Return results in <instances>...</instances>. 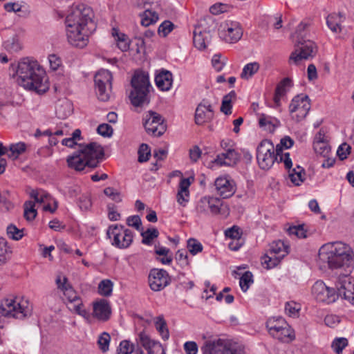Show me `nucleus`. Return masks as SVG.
Instances as JSON below:
<instances>
[{"mask_svg": "<svg viewBox=\"0 0 354 354\" xmlns=\"http://www.w3.org/2000/svg\"><path fill=\"white\" fill-rule=\"evenodd\" d=\"M143 125L147 133L155 137L161 136L167 129L162 116L153 111L146 113L143 118Z\"/></svg>", "mask_w": 354, "mask_h": 354, "instance_id": "obj_12", "label": "nucleus"}, {"mask_svg": "<svg viewBox=\"0 0 354 354\" xmlns=\"http://www.w3.org/2000/svg\"><path fill=\"white\" fill-rule=\"evenodd\" d=\"M243 35V31L238 22H226L224 27V32L221 33V37L228 43L238 41Z\"/></svg>", "mask_w": 354, "mask_h": 354, "instance_id": "obj_20", "label": "nucleus"}, {"mask_svg": "<svg viewBox=\"0 0 354 354\" xmlns=\"http://www.w3.org/2000/svg\"><path fill=\"white\" fill-rule=\"evenodd\" d=\"M113 76L111 73L105 69L99 71L95 75L94 82L95 85H106L109 84V89L112 86Z\"/></svg>", "mask_w": 354, "mask_h": 354, "instance_id": "obj_27", "label": "nucleus"}, {"mask_svg": "<svg viewBox=\"0 0 354 354\" xmlns=\"http://www.w3.org/2000/svg\"><path fill=\"white\" fill-rule=\"evenodd\" d=\"M214 117L213 109H202L197 107L195 113V122L198 125H201L205 122L210 121Z\"/></svg>", "mask_w": 354, "mask_h": 354, "instance_id": "obj_28", "label": "nucleus"}, {"mask_svg": "<svg viewBox=\"0 0 354 354\" xmlns=\"http://www.w3.org/2000/svg\"><path fill=\"white\" fill-rule=\"evenodd\" d=\"M184 350L186 354H197L198 345L195 342H187L184 344Z\"/></svg>", "mask_w": 354, "mask_h": 354, "instance_id": "obj_64", "label": "nucleus"}, {"mask_svg": "<svg viewBox=\"0 0 354 354\" xmlns=\"http://www.w3.org/2000/svg\"><path fill=\"white\" fill-rule=\"evenodd\" d=\"M148 281L153 291H160L171 282L169 273L164 269L153 268L150 270Z\"/></svg>", "mask_w": 354, "mask_h": 354, "instance_id": "obj_17", "label": "nucleus"}, {"mask_svg": "<svg viewBox=\"0 0 354 354\" xmlns=\"http://www.w3.org/2000/svg\"><path fill=\"white\" fill-rule=\"evenodd\" d=\"M346 273L339 277L336 283L337 295L354 304V280Z\"/></svg>", "mask_w": 354, "mask_h": 354, "instance_id": "obj_18", "label": "nucleus"}, {"mask_svg": "<svg viewBox=\"0 0 354 354\" xmlns=\"http://www.w3.org/2000/svg\"><path fill=\"white\" fill-rule=\"evenodd\" d=\"M111 340V337L108 333L104 332L99 337L97 344L100 350L102 352H106L109 350V343Z\"/></svg>", "mask_w": 354, "mask_h": 354, "instance_id": "obj_52", "label": "nucleus"}, {"mask_svg": "<svg viewBox=\"0 0 354 354\" xmlns=\"http://www.w3.org/2000/svg\"><path fill=\"white\" fill-rule=\"evenodd\" d=\"M259 69V64L257 62H251L247 64L243 68L241 73V77L244 80H248L252 77Z\"/></svg>", "mask_w": 354, "mask_h": 354, "instance_id": "obj_33", "label": "nucleus"}, {"mask_svg": "<svg viewBox=\"0 0 354 354\" xmlns=\"http://www.w3.org/2000/svg\"><path fill=\"white\" fill-rule=\"evenodd\" d=\"M141 17V24L145 27H147L149 25L154 24L157 21L158 19V15L154 12H152L149 10L145 11Z\"/></svg>", "mask_w": 354, "mask_h": 354, "instance_id": "obj_38", "label": "nucleus"}, {"mask_svg": "<svg viewBox=\"0 0 354 354\" xmlns=\"http://www.w3.org/2000/svg\"><path fill=\"white\" fill-rule=\"evenodd\" d=\"M312 293L319 302L331 304L338 299L335 289L327 286L322 281H317L314 283Z\"/></svg>", "mask_w": 354, "mask_h": 354, "instance_id": "obj_16", "label": "nucleus"}, {"mask_svg": "<svg viewBox=\"0 0 354 354\" xmlns=\"http://www.w3.org/2000/svg\"><path fill=\"white\" fill-rule=\"evenodd\" d=\"M127 224L139 230L142 225L141 218L138 215L129 216L127 219Z\"/></svg>", "mask_w": 354, "mask_h": 354, "instance_id": "obj_61", "label": "nucleus"}, {"mask_svg": "<svg viewBox=\"0 0 354 354\" xmlns=\"http://www.w3.org/2000/svg\"><path fill=\"white\" fill-rule=\"evenodd\" d=\"M202 155V151L198 146L195 145L189 149V158L194 162H196Z\"/></svg>", "mask_w": 354, "mask_h": 354, "instance_id": "obj_62", "label": "nucleus"}, {"mask_svg": "<svg viewBox=\"0 0 354 354\" xmlns=\"http://www.w3.org/2000/svg\"><path fill=\"white\" fill-rule=\"evenodd\" d=\"M306 174L305 170L301 167L297 165L295 168L290 170L288 172L289 178L291 182L299 186L305 180L304 176Z\"/></svg>", "mask_w": 354, "mask_h": 354, "instance_id": "obj_30", "label": "nucleus"}, {"mask_svg": "<svg viewBox=\"0 0 354 354\" xmlns=\"http://www.w3.org/2000/svg\"><path fill=\"white\" fill-rule=\"evenodd\" d=\"M284 326L282 322H279L278 318L270 319L266 322V327L269 331V333L272 335H277V331L280 328Z\"/></svg>", "mask_w": 354, "mask_h": 354, "instance_id": "obj_45", "label": "nucleus"}, {"mask_svg": "<svg viewBox=\"0 0 354 354\" xmlns=\"http://www.w3.org/2000/svg\"><path fill=\"white\" fill-rule=\"evenodd\" d=\"M4 48L9 53H17L21 49V44L17 37L8 39L3 43Z\"/></svg>", "mask_w": 354, "mask_h": 354, "instance_id": "obj_40", "label": "nucleus"}, {"mask_svg": "<svg viewBox=\"0 0 354 354\" xmlns=\"http://www.w3.org/2000/svg\"><path fill=\"white\" fill-rule=\"evenodd\" d=\"M138 162H147L151 156V150L148 145L142 143L138 149Z\"/></svg>", "mask_w": 354, "mask_h": 354, "instance_id": "obj_50", "label": "nucleus"}, {"mask_svg": "<svg viewBox=\"0 0 354 354\" xmlns=\"http://www.w3.org/2000/svg\"><path fill=\"white\" fill-rule=\"evenodd\" d=\"M342 15L340 14L333 13L328 16L326 24L328 27L334 32H339L342 28L340 23L342 21Z\"/></svg>", "mask_w": 354, "mask_h": 354, "instance_id": "obj_32", "label": "nucleus"}, {"mask_svg": "<svg viewBox=\"0 0 354 354\" xmlns=\"http://www.w3.org/2000/svg\"><path fill=\"white\" fill-rule=\"evenodd\" d=\"M216 193L223 198H229L236 192V185L234 180L226 177H218L214 182Z\"/></svg>", "mask_w": 354, "mask_h": 354, "instance_id": "obj_19", "label": "nucleus"}, {"mask_svg": "<svg viewBox=\"0 0 354 354\" xmlns=\"http://www.w3.org/2000/svg\"><path fill=\"white\" fill-rule=\"evenodd\" d=\"M259 124L261 127H264L267 125L269 126L268 129L270 131H274L276 127V125L272 123V118L269 115H267L264 113L260 114V117L259 119Z\"/></svg>", "mask_w": 354, "mask_h": 354, "instance_id": "obj_57", "label": "nucleus"}, {"mask_svg": "<svg viewBox=\"0 0 354 354\" xmlns=\"http://www.w3.org/2000/svg\"><path fill=\"white\" fill-rule=\"evenodd\" d=\"M201 351L203 354H247L243 348L221 339L205 341Z\"/></svg>", "mask_w": 354, "mask_h": 354, "instance_id": "obj_8", "label": "nucleus"}, {"mask_svg": "<svg viewBox=\"0 0 354 354\" xmlns=\"http://www.w3.org/2000/svg\"><path fill=\"white\" fill-rule=\"evenodd\" d=\"M71 104L69 102L65 101L57 109V113L59 118L67 117L71 113Z\"/></svg>", "mask_w": 354, "mask_h": 354, "instance_id": "obj_59", "label": "nucleus"}, {"mask_svg": "<svg viewBox=\"0 0 354 354\" xmlns=\"http://www.w3.org/2000/svg\"><path fill=\"white\" fill-rule=\"evenodd\" d=\"M156 327L163 340H167L169 337V333L167 326V323L162 316L157 317Z\"/></svg>", "mask_w": 354, "mask_h": 354, "instance_id": "obj_34", "label": "nucleus"}, {"mask_svg": "<svg viewBox=\"0 0 354 354\" xmlns=\"http://www.w3.org/2000/svg\"><path fill=\"white\" fill-rule=\"evenodd\" d=\"M313 148L318 154L326 157L330 151V147L326 141L314 142Z\"/></svg>", "mask_w": 354, "mask_h": 354, "instance_id": "obj_44", "label": "nucleus"}, {"mask_svg": "<svg viewBox=\"0 0 354 354\" xmlns=\"http://www.w3.org/2000/svg\"><path fill=\"white\" fill-rule=\"evenodd\" d=\"M26 145L22 142L10 145L9 150L11 151V154L9 155V157L13 159L17 158L20 154L26 151Z\"/></svg>", "mask_w": 354, "mask_h": 354, "instance_id": "obj_42", "label": "nucleus"}, {"mask_svg": "<svg viewBox=\"0 0 354 354\" xmlns=\"http://www.w3.org/2000/svg\"><path fill=\"white\" fill-rule=\"evenodd\" d=\"M104 156L103 147L97 142L80 145V148L66 158L68 167L77 171H83L86 167L94 169L98 167Z\"/></svg>", "mask_w": 354, "mask_h": 354, "instance_id": "obj_4", "label": "nucleus"}, {"mask_svg": "<svg viewBox=\"0 0 354 354\" xmlns=\"http://www.w3.org/2000/svg\"><path fill=\"white\" fill-rule=\"evenodd\" d=\"M195 28L204 32L205 35H211V33L214 32L216 28V24L212 17H207L201 19Z\"/></svg>", "mask_w": 354, "mask_h": 354, "instance_id": "obj_26", "label": "nucleus"}, {"mask_svg": "<svg viewBox=\"0 0 354 354\" xmlns=\"http://www.w3.org/2000/svg\"><path fill=\"white\" fill-rule=\"evenodd\" d=\"M174 28V24L169 21H164L158 27V32L159 35L165 37L167 36Z\"/></svg>", "mask_w": 354, "mask_h": 354, "instance_id": "obj_51", "label": "nucleus"}, {"mask_svg": "<svg viewBox=\"0 0 354 354\" xmlns=\"http://www.w3.org/2000/svg\"><path fill=\"white\" fill-rule=\"evenodd\" d=\"M113 282L109 279H104L98 285L99 293L104 297H109L112 293Z\"/></svg>", "mask_w": 354, "mask_h": 354, "instance_id": "obj_39", "label": "nucleus"}, {"mask_svg": "<svg viewBox=\"0 0 354 354\" xmlns=\"http://www.w3.org/2000/svg\"><path fill=\"white\" fill-rule=\"evenodd\" d=\"M175 259L178 264L182 268H185L189 266L188 261V254L185 250H178L176 253Z\"/></svg>", "mask_w": 354, "mask_h": 354, "instance_id": "obj_47", "label": "nucleus"}, {"mask_svg": "<svg viewBox=\"0 0 354 354\" xmlns=\"http://www.w3.org/2000/svg\"><path fill=\"white\" fill-rule=\"evenodd\" d=\"M111 314V308L109 302L105 299L93 303V317L101 321H107Z\"/></svg>", "mask_w": 354, "mask_h": 354, "instance_id": "obj_22", "label": "nucleus"}, {"mask_svg": "<svg viewBox=\"0 0 354 354\" xmlns=\"http://www.w3.org/2000/svg\"><path fill=\"white\" fill-rule=\"evenodd\" d=\"M292 86V82L290 78H283L277 85L275 88V93L278 95H285L287 93L286 88H290Z\"/></svg>", "mask_w": 354, "mask_h": 354, "instance_id": "obj_43", "label": "nucleus"}, {"mask_svg": "<svg viewBox=\"0 0 354 354\" xmlns=\"http://www.w3.org/2000/svg\"><path fill=\"white\" fill-rule=\"evenodd\" d=\"M225 235L226 237L239 241L242 235V230L239 227L234 225L225 230Z\"/></svg>", "mask_w": 354, "mask_h": 354, "instance_id": "obj_53", "label": "nucleus"}, {"mask_svg": "<svg viewBox=\"0 0 354 354\" xmlns=\"http://www.w3.org/2000/svg\"><path fill=\"white\" fill-rule=\"evenodd\" d=\"M253 275L250 271H246L240 278L239 285L243 292H246L250 285L253 283Z\"/></svg>", "mask_w": 354, "mask_h": 354, "instance_id": "obj_46", "label": "nucleus"}, {"mask_svg": "<svg viewBox=\"0 0 354 354\" xmlns=\"http://www.w3.org/2000/svg\"><path fill=\"white\" fill-rule=\"evenodd\" d=\"M7 234L12 240L19 241L23 238L24 229H19L14 224H10L7 227Z\"/></svg>", "mask_w": 354, "mask_h": 354, "instance_id": "obj_41", "label": "nucleus"}, {"mask_svg": "<svg viewBox=\"0 0 354 354\" xmlns=\"http://www.w3.org/2000/svg\"><path fill=\"white\" fill-rule=\"evenodd\" d=\"M221 205L219 198L205 196L197 203L196 211L199 216L216 215L220 213Z\"/></svg>", "mask_w": 354, "mask_h": 354, "instance_id": "obj_15", "label": "nucleus"}, {"mask_svg": "<svg viewBox=\"0 0 354 354\" xmlns=\"http://www.w3.org/2000/svg\"><path fill=\"white\" fill-rule=\"evenodd\" d=\"M16 73L18 84L24 88L38 94H43L48 90L46 72L37 61L24 58L19 62Z\"/></svg>", "mask_w": 354, "mask_h": 354, "instance_id": "obj_2", "label": "nucleus"}, {"mask_svg": "<svg viewBox=\"0 0 354 354\" xmlns=\"http://www.w3.org/2000/svg\"><path fill=\"white\" fill-rule=\"evenodd\" d=\"M221 55L216 54L213 56L212 59V65L215 70L218 72L221 71L225 65L224 61L221 60Z\"/></svg>", "mask_w": 354, "mask_h": 354, "instance_id": "obj_63", "label": "nucleus"}, {"mask_svg": "<svg viewBox=\"0 0 354 354\" xmlns=\"http://www.w3.org/2000/svg\"><path fill=\"white\" fill-rule=\"evenodd\" d=\"M10 251L7 246V241L3 238H0V266L6 263L10 259Z\"/></svg>", "mask_w": 354, "mask_h": 354, "instance_id": "obj_37", "label": "nucleus"}, {"mask_svg": "<svg viewBox=\"0 0 354 354\" xmlns=\"http://www.w3.org/2000/svg\"><path fill=\"white\" fill-rule=\"evenodd\" d=\"M193 36V42L194 46L200 49H205L206 48V43L209 42L211 39V35H205L198 29H194Z\"/></svg>", "mask_w": 354, "mask_h": 354, "instance_id": "obj_29", "label": "nucleus"}, {"mask_svg": "<svg viewBox=\"0 0 354 354\" xmlns=\"http://www.w3.org/2000/svg\"><path fill=\"white\" fill-rule=\"evenodd\" d=\"M1 313L5 317H12L22 319L30 315V310L17 303L13 299H5L1 304Z\"/></svg>", "mask_w": 354, "mask_h": 354, "instance_id": "obj_14", "label": "nucleus"}, {"mask_svg": "<svg viewBox=\"0 0 354 354\" xmlns=\"http://www.w3.org/2000/svg\"><path fill=\"white\" fill-rule=\"evenodd\" d=\"M348 345V340L344 337H338L333 340L331 347L337 354H341L342 350Z\"/></svg>", "mask_w": 354, "mask_h": 354, "instance_id": "obj_49", "label": "nucleus"}, {"mask_svg": "<svg viewBox=\"0 0 354 354\" xmlns=\"http://www.w3.org/2000/svg\"><path fill=\"white\" fill-rule=\"evenodd\" d=\"M240 158V154L235 149H227L218 154L212 162L219 166H234L238 163Z\"/></svg>", "mask_w": 354, "mask_h": 354, "instance_id": "obj_21", "label": "nucleus"}, {"mask_svg": "<svg viewBox=\"0 0 354 354\" xmlns=\"http://www.w3.org/2000/svg\"><path fill=\"white\" fill-rule=\"evenodd\" d=\"M236 96V95L234 91H232L227 95H224L221 106V112H223L224 114L227 115H230L232 113V99H235Z\"/></svg>", "mask_w": 354, "mask_h": 354, "instance_id": "obj_31", "label": "nucleus"}, {"mask_svg": "<svg viewBox=\"0 0 354 354\" xmlns=\"http://www.w3.org/2000/svg\"><path fill=\"white\" fill-rule=\"evenodd\" d=\"M318 260L327 263L330 269L344 268L346 273H351L354 267V252L349 245L342 242L328 243L320 248Z\"/></svg>", "mask_w": 354, "mask_h": 354, "instance_id": "obj_3", "label": "nucleus"}, {"mask_svg": "<svg viewBox=\"0 0 354 354\" xmlns=\"http://www.w3.org/2000/svg\"><path fill=\"white\" fill-rule=\"evenodd\" d=\"M157 87L161 91H169L172 85V73L167 70L162 69L155 77Z\"/></svg>", "mask_w": 354, "mask_h": 354, "instance_id": "obj_23", "label": "nucleus"}, {"mask_svg": "<svg viewBox=\"0 0 354 354\" xmlns=\"http://www.w3.org/2000/svg\"><path fill=\"white\" fill-rule=\"evenodd\" d=\"M106 235L112 239L111 244L120 249H125L130 246L133 241V232L121 225H110Z\"/></svg>", "mask_w": 354, "mask_h": 354, "instance_id": "obj_10", "label": "nucleus"}, {"mask_svg": "<svg viewBox=\"0 0 354 354\" xmlns=\"http://www.w3.org/2000/svg\"><path fill=\"white\" fill-rule=\"evenodd\" d=\"M93 18L92 8L85 5L79 6L66 17V36L71 45L80 48L87 45L88 35L97 28Z\"/></svg>", "mask_w": 354, "mask_h": 354, "instance_id": "obj_1", "label": "nucleus"}, {"mask_svg": "<svg viewBox=\"0 0 354 354\" xmlns=\"http://www.w3.org/2000/svg\"><path fill=\"white\" fill-rule=\"evenodd\" d=\"M104 193L106 196L111 198L113 201L116 203L122 201V197L120 193L116 191L113 187H108L104 189Z\"/></svg>", "mask_w": 354, "mask_h": 354, "instance_id": "obj_60", "label": "nucleus"}, {"mask_svg": "<svg viewBox=\"0 0 354 354\" xmlns=\"http://www.w3.org/2000/svg\"><path fill=\"white\" fill-rule=\"evenodd\" d=\"M136 342L137 344H140L142 347L147 350L148 354H153L152 348L156 345L159 344L161 346L158 342L151 339L145 331H142L138 334Z\"/></svg>", "mask_w": 354, "mask_h": 354, "instance_id": "obj_25", "label": "nucleus"}, {"mask_svg": "<svg viewBox=\"0 0 354 354\" xmlns=\"http://www.w3.org/2000/svg\"><path fill=\"white\" fill-rule=\"evenodd\" d=\"M24 216L28 221H33L37 214V212L35 208V203L29 201L24 203Z\"/></svg>", "mask_w": 354, "mask_h": 354, "instance_id": "obj_35", "label": "nucleus"}, {"mask_svg": "<svg viewBox=\"0 0 354 354\" xmlns=\"http://www.w3.org/2000/svg\"><path fill=\"white\" fill-rule=\"evenodd\" d=\"M289 252V245H286L281 240L273 241L269 246L268 254L262 257L263 265H266L267 269L277 266Z\"/></svg>", "mask_w": 354, "mask_h": 354, "instance_id": "obj_9", "label": "nucleus"}, {"mask_svg": "<svg viewBox=\"0 0 354 354\" xmlns=\"http://www.w3.org/2000/svg\"><path fill=\"white\" fill-rule=\"evenodd\" d=\"M63 280L64 282L62 283L61 277H58L56 279V283L58 288L63 291L64 297L68 301V308L79 315L88 319L90 317L89 313L84 308L80 297L72 286L67 283V278L64 277Z\"/></svg>", "mask_w": 354, "mask_h": 354, "instance_id": "obj_6", "label": "nucleus"}, {"mask_svg": "<svg viewBox=\"0 0 354 354\" xmlns=\"http://www.w3.org/2000/svg\"><path fill=\"white\" fill-rule=\"evenodd\" d=\"M187 247L189 252L192 255H196L198 252H202L203 249L202 244L198 240L194 238H190L188 239Z\"/></svg>", "mask_w": 354, "mask_h": 354, "instance_id": "obj_48", "label": "nucleus"}, {"mask_svg": "<svg viewBox=\"0 0 354 354\" xmlns=\"http://www.w3.org/2000/svg\"><path fill=\"white\" fill-rule=\"evenodd\" d=\"M310 100L307 95L299 94L293 97L290 105L289 111L291 113L297 112L292 116L297 122L304 119L310 109Z\"/></svg>", "mask_w": 354, "mask_h": 354, "instance_id": "obj_13", "label": "nucleus"}, {"mask_svg": "<svg viewBox=\"0 0 354 354\" xmlns=\"http://www.w3.org/2000/svg\"><path fill=\"white\" fill-rule=\"evenodd\" d=\"M96 93L100 100L106 102L109 100V92L106 90V85H95Z\"/></svg>", "mask_w": 354, "mask_h": 354, "instance_id": "obj_56", "label": "nucleus"}, {"mask_svg": "<svg viewBox=\"0 0 354 354\" xmlns=\"http://www.w3.org/2000/svg\"><path fill=\"white\" fill-rule=\"evenodd\" d=\"M132 89L129 94L131 104L136 107L148 104L150 102L149 94L151 88L148 73L136 71L131 80Z\"/></svg>", "mask_w": 354, "mask_h": 354, "instance_id": "obj_5", "label": "nucleus"}, {"mask_svg": "<svg viewBox=\"0 0 354 354\" xmlns=\"http://www.w3.org/2000/svg\"><path fill=\"white\" fill-rule=\"evenodd\" d=\"M297 47L298 48L290 55L288 61L290 64L299 65L301 60L313 57L317 52L315 43L311 40L299 39L297 41Z\"/></svg>", "mask_w": 354, "mask_h": 354, "instance_id": "obj_11", "label": "nucleus"}, {"mask_svg": "<svg viewBox=\"0 0 354 354\" xmlns=\"http://www.w3.org/2000/svg\"><path fill=\"white\" fill-rule=\"evenodd\" d=\"M159 235L158 230L155 227L148 228L146 231L141 233L142 236V243L145 245H151L153 239Z\"/></svg>", "mask_w": 354, "mask_h": 354, "instance_id": "obj_36", "label": "nucleus"}, {"mask_svg": "<svg viewBox=\"0 0 354 354\" xmlns=\"http://www.w3.org/2000/svg\"><path fill=\"white\" fill-rule=\"evenodd\" d=\"M97 132L104 138H110L113 133V129L110 124L103 123L97 127Z\"/></svg>", "mask_w": 354, "mask_h": 354, "instance_id": "obj_55", "label": "nucleus"}, {"mask_svg": "<svg viewBox=\"0 0 354 354\" xmlns=\"http://www.w3.org/2000/svg\"><path fill=\"white\" fill-rule=\"evenodd\" d=\"M134 344L129 340H123L120 342L117 354H131L133 352Z\"/></svg>", "mask_w": 354, "mask_h": 354, "instance_id": "obj_54", "label": "nucleus"}, {"mask_svg": "<svg viewBox=\"0 0 354 354\" xmlns=\"http://www.w3.org/2000/svg\"><path fill=\"white\" fill-rule=\"evenodd\" d=\"M279 322H282L284 325L281 328L277 331V335H272V336L282 342H290L295 338L293 330L290 326L282 317H278Z\"/></svg>", "mask_w": 354, "mask_h": 354, "instance_id": "obj_24", "label": "nucleus"}, {"mask_svg": "<svg viewBox=\"0 0 354 354\" xmlns=\"http://www.w3.org/2000/svg\"><path fill=\"white\" fill-rule=\"evenodd\" d=\"M276 153L272 142L268 140H262L257 149V159L261 169L263 170L269 169L274 161L277 160V156L281 153V147L279 145L276 147Z\"/></svg>", "mask_w": 354, "mask_h": 354, "instance_id": "obj_7", "label": "nucleus"}, {"mask_svg": "<svg viewBox=\"0 0 354 354\" xmlns=\"http://www.w3.org/2000/svg\"><path fill=\"white\" fill-rule=\"evenodd\" d=\"M351 147L346 142L342 143L337 150V155L340 160L346 159L348 155L351 153Z\"/></svg>", "mask_w": 354, "mask_h": 354, "instance_id": "obj_58", "label": "nucleus"}]
</instances>
